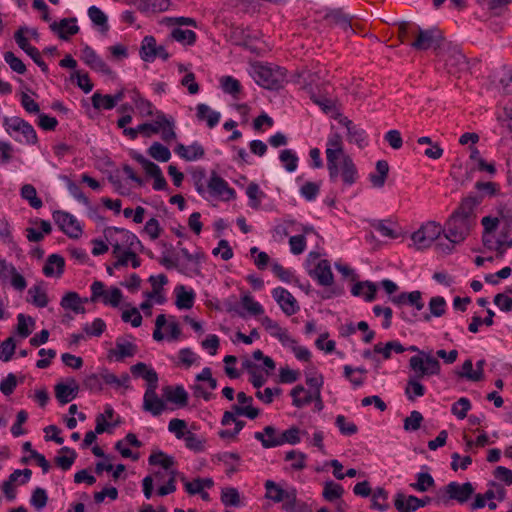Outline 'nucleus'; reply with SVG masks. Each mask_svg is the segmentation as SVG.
I'll list each match as a JSON object with an SVG mask.
<instances>
[{
    "label": "nucleus",
    "instance_id": "nucleus-16",
    "mask_svg": "<svg viewBox=\"0 0 512 512\" xmlns=\"http://www.w3.org/2000/svg\"><path fill=\"white\" fill-rule=\"evenodd\" d=\"M334 118L337 119L339 121V123L346 128L347 139L350 142H355L358 145H360L362 143V141L364 139L363 138L364 131L361 128H359L358 126L353 124V122L350 119H348L345 116H342V114L339 112L335 113Z\"/></svg>",
    "mask_w": 512,
    "mask_h": 512
},
{
    "label": "nucleus",
    "instance_id": "nucleus-32",
    "mask_svg": "<svg viewBox=\"0 0 512 512\" xmlns=\"http://www.w3.org/2000/svg\"><path fill=\"white\" fill-rule=\"evenodd\" d=\"M197 117L199 120L206 119L208 126L212 128L219 122L220 114L218 112L211 111L206 104H199L197 106Z\"/></svg>",
    "mask_w": 512,
    "mask_h": 512
},
{
    "label": "nucleus",
    "instance_id": "nucleus-23",
    "mask_svg": "<svg viewBox=\"0 0 512 512\" xmlns=\"http://www.w3.org/2000/svg\"><path fill=\"white\" fill-rule=\"evenodd\" d=\"M389 173V165L385 160L376 162V172L370 174L369 180L373 187L382 188L385 185Z\"/></svg>",
    "mask_w": 512,
    "mask_h": 512
},
{
    "label": "nucleus",
    "instance_id": "nucleus-4",
    "mask_svg": "<svg viewBox=\"0 0 512 512\" xmlns=\"http://www.w3.org/2000/svg\"><path fill=\"white\" fill-rule=\"evenodd\" d=\"M333 163L335 165L333 169H331L330 165L327 163V169L332 181L341 176L346 185H352L356 182L357 168L349 155L334 159Z\"/></svg>",
    "mask_w": 512,
    "mask_h": 512
},
{
    "label": "nucleus",
    "instance_id": "nucleus-18",
    "mask_svg": "<svg viewBox=\"0 0 512 512\" xmlns=\"http://www.w3.org/2000/svg\"><path fill=\"white\" fill-rule=\"evenodd\" d=\"M134 376L142 377L147 381V388L158 387V375L155 370L149 368L145 363L139 362L131 367Z\"/></svg>",
    "mask_w": 512,
    "mask_h": 512
},
{
    "label": "nucleus",
    "instance_id": "nucleus-54",
    "mask_svg": "<svg viewBox=\"0 0 512 512\" xmlns=\"http://www.w3.org/2000/svg\"><path fill=\"white\" fill-rule=\"evenodd\" d=\"M136 351L135 345L130 342H117L116 350H112L111 353L117 355L118 359H123L124 357L133 356Z\"/></svg>",
    "mask_w": 512,
    "mask_h": 512
},
{
    "label": "nucleus",
    "instance_id": "nucleus-57",
    "mask_svg": "<svg viewBox=\"0 0 512 512\" xmlns=\"http://www.w3.org/2000/svg\"><path fill=\"white\" fill-rule=\"evenodd\" d=\"M122 320L124 322H130L133 327H139L142 324V316L135 307L123 311Z\"/></svg>",
    "mask_w": 512,
    "mask_h": 512
},
{
    "label": "nucleus",
    "instance_id": "nucleus-36",
    "mask_svg": "<svg viewBox=\"0 0 512 512\" xmlns=\"http://www.w3.org/2000/svg\"><path fill=\"white\" fill-rule=\"evenodd\" d=\"M149 155L157 161L167 162L171 153L170 150L159 142H154L148 149Z\"/></svg>",
    "mask_w": 512,
    "mask_h": 512
},
{
    "label": "nucleus",
    "instance_id": "nucleus-10",
    "mask_svg": "<svg viewBox=\"0 0 512 512\" xmlns=\"http://www.w3.org/2000/svg\"><path fill=\"white\" fill-rule=\"evenodd\" d=\"M53 218L60 229L71 238H78L82 229L79 222L69 213L56 211L53 213Z\"/></svg>",
    "mask_w": 512,
    "mask_h": 512
},
{
    "label": "nucleus",
    "instance_id": "nucleus-31",
    "mask_svg": "<svg viewBox=\"0 0 512 512\" xmlns=\"http://www.w3.org/2000/svg\"><path fill=\"white\" fill-rule=\"evenodd\" d=\"M194 292L186 291L184 286L176 288V306L179 309H190L194 303Z\"/></svg>",
    "mask_w": 512,
    "mask_h": 512
},
{
    "label": "nucleus",
    "instance_id": "nucleus-9",
    "mask_svg": "<svg viewBox=\"0 0 512 512\" xmlns=\"http://www.w3.org/2000/svg\"><path fill=\"white\" fill-rule=\"evenodd\" d=\"M299 429L297 427H291L279 435L278 438L273 440H264V434L256 432L255 438L259 440L264 448H272L280 446L284 443L297 444L300 442Z\"/></svg>",
    "mask_w": 512,
    "mask_h": 512
},
{
    "label": "nucleus",
    "instance_id": "nucleus-55",
    "mask_svg": "<svg viewBox=\"0 0 512 512\" xmlns=\"http://www.w3.org/2000/svg\"><path fill=\"white\" fill-rule=\"evenodd\" d=\"M457 375L470 381H480V372L475 373V370H473V363L469 359L463 363L462 370L457 372Z\"/></svg>",
    "mask_w": 512,
    "mask_h": 512
},
{
    "label": "nucleus",
    "instance_id": "nucleus-53",
    "mask_svg": "<svg viewBox=\"0 0 512 512\" xmlns=\"http://www.w3.org/2000/svg\"><path fill=\"white\" fill-rule=\"evenodd\" d=\"M92 104L95 109H112L114 107L112 96L102 95L100 93H95L92 96Z\"/></svg>",
    "mask_w": 512,
    "mask_h": 512
},
{
    "label": "nucleus",
    "instance_id": "nucleus-8",
    "mask_svg": "<svg viewBox=\"0 0 512 512\" xmlns=\"http://www.w3.org/2000/svg\"><path fill=\"white\" fill-rule=\"evenodd\" d=\"M442 39L441 33L436 28L427 30L419 28L416 39L411 45L417 50L438 49Z\"/></svg>",
    "mask_w": 512,
    "mask_h": 512
},
{
    "label": "nucleus",
    "instance_id": "nucleus-51",
    "mask_svg": "<svg viewBox=\"0 0 512 512\" xmlns=\"http://www.w3.org/2000/svg\"><path fill=\"white\" fill-rule=\"evenodd\" d=\"M446 301L443 297L436 296L429 302V310L432 316L441 317L445 313Z\"/></svg>",
    "mask_w": 512,
    "mask_h": 512
},
{
    "label": "nucleus",
    "instance_id": "nucleus-5",
    "mask_svg": "<svg viewBox=\"0 0 512 512\" xmlns=\"http://www.w3.org/2000/svg\"><path fill=\"white\" fill-rule=\"evenodd\" d=\"M443 228L435 221H428L411 235L414 246L420 250L431 246L440 237Z\"/></svg>",
    "mask_w": 512,
    "mask_h": 512
},
{
    "label": "nucleus",
    "instance_id": "nucleus-29",
    "mask_svg": "<svg viewBox=\"0 0 512 512\" xmlns=\"http://www.w3.org/2000/svg\"><path fill=\"white\" fill-rule=\"evenodd\" d=\"M446 66L449 67V72L455 73L466 66V58L459 50L451 49L446 59Z\"/></svg>",
    "mask_w": 512,
    "mask_h": 512
},
{
    "label": "nucleus",
    "instance_id": "nucleus-56",
    "mask_svg": "<svg viewBox=\"0 0 512 512\" xmlns=\"http://www.w3.org/2000/svg\"><path fill=\"white\" fill-rule=\"evenodd\" d=\"M149 463L152 465H161L164 469H169L174 464V461L172 457L158 452L149 457Z\"/></svg>",
    "mask_w": 512,
    "mask_h": 512
},
{
    "label": "nucleus",
    "instance_id": "nucleus-12",
    "mask_svg": "<svg viewBox=\"0 0 512 512\" xmlns=\"http://www.w3.org/2000/svg\"><path fill=\"white\" fill-rule=\"evenodd\" d=\"M157 388H146L143 397V409L153 416H159L165 409L166 403L156 393Z\"/></svg>",
    "mask_w": 512,
    "mask_h": 512
},
{
    "label": "nucleus",
    "instance_id": "nucleus-37",
    "mask_svg": "<svg viewBox=\"0 0 512 512\" xmlns=\"http://www.w3.org/2000/svg\"><path fill=\"white\" fill-rule=\"evenodd\" d=\"M28 295L31 297V302L37 307H46L48 304V297L45 290L39 286H33L28 290Z\"/></svg>",
    "mask_w": 512,
    "mask_h": 512
},
{
    "label": "nucleus",
    "instance_id": "nucleus-15",
    "mask_svg": "<svg viewBox=\"0 0 512 512\" xmlns=\"http://www.w3.org/2000/svg\"><path fill=\"white\" fill-rule=\"evenodd\" d=\"M208 188L213 195L220 196L226 200L234 197V191L230 189L225 180L215 172H213L210 177Z\"/></svg>",
    "mask_w": 512,
    "mask_h": 512
},
{
    "label": "nucleus",
    "instance_id": "nucleus-38",
    "mask_svg": "<svg viewBox=\"0 0 512 512\" xmlns=\"http://www.w3.org/2000/svg\"><path fill=\"white\" fill-rule=\"evenodd\" d=\"M171 37L184 45H192L196 41V34L192 30H183L181 28L173 29Z\"/></svg>",
    "mask_w": 512,
    "mask_h": 512
},
{
    "label": "nucleus",
    "instance_id": "nucleus-26",
    "mask_svg": "<svg viewBox=\"0 0 512 512\" xmlns=\"http://www.w3.org/2000/svg\"><path fill=\"white\" fill-rule=\"evenodd\" d=\"M82 302V299L76 292H68L63 296L60 305L64 309L83 314L85 313V308Z\"/></svg>",
    "mask_w": 512,
    "mask_h": 512
},
{
    "label": "nucleus",
    "instance_id": "nucleus-50",
    "mask_svg": "<svg viewBox=\"0 0 512 512\" xmlns=\"http://www.w3.org/2000/svg\"><path fill=\"white\" fill-rule=\"evenodd\" d=\"M183 438L187 448L197 452L204 449L205 440L199 438L194 433L187 431Z\"/></svg>",
    "mask_w": 512,
    "mask_h": 512
},
{
    "label": "nucleus",
    "instance_id": "nucleus-58",
    "mask_svg": "<svg viewBox=\"0 0 512 512\" xmlns=\"http://www.w3.org/2000/svg\"><path fill=\"white\" fill-rule=\"evenodd\" d=\"M18 324L17 331L19 335L23 338L28 337L31 334V330L28 328V323L34 324V319L32 317H26L23 314H19L17 316Z\"/></svg>",
    "mask_w": 512,
    "mask_h": 512
},
{
    "label": "nucleus",
    "instance_id": "nucleus-28",
    "mask_svg": "<svg viewBox=\"0 0 512 512\" xmlns=\"http://www.w3.org/2000/svg\"><path fill=\"white\" fill-rule=\"evenodd\" d=\"M314 391H307L303 386L297 385L291 391L293 405L301 408L313 400Z\"/></svg>",
    "mask_w": 512,
    "mask_h": 512
},
{
    "label": "nucleus",
    "instance_id": "nucleus-44",
    "mask_svg": "<svg viewBox=\"0 0 512 512\" xmlns=\"http://www.w3.org/2000/svg\"><path fill=\"white\" fill-rule=\"evenodd\" d=\"M470 408V401L467 398L462 397L453 404L451 411L458 419H464Z\"/></svg>",
    "mask_w": 512,
    "mask_h": 512
},
{
    "label": "nucleus",
    "instance_id": "nucleus-46",
    "mask_svg": "<svg viewBox=\"0 0 512 512\" xmlns=\"http://www.w3.org/2000/svg\"><path fill=\"white\" fill-rule=\"evenodd\" d=\"M280 161L285 165L288 172H293L297 168L298 157L289 149L280 153Z\"/></svg>",
    "mask_w": 512,
    "mask_h": 512
},
{
    "label": "nucleus",
    "instance_id": "nucleus-43",
    "mask_svg": "<svg viewBox=\"0 0 512 512\" xmlns=\"http://www.w3.org/2000/svg\"><path fill=\"white\" fill-rule=\"evenodd\" d=\"M435 484L433 477L429 473H419L417 475V482L410 484V486L420 492H425Z\"/></svg>",
    "mask_w": 512,
    "mask_h": 512
},
{
    "label": "nucleus",
    "instance_id": "nucleus-1",
    "mask_svg": "<svg viewBox=\"0 0 512 512\" xmlns=\"http://www.w3.org/2000/svg\"><path fill=\"white\" fill-rule=\"evenodd\" d=\"M479 200L475 197L465 198L458 209L447 220L443 228L444 236L447 240L454 243H461L469 235L471 229L475 226L476 215L475 208Z\"/></svg>",
    "mask_w": 512,
    "mask_h": 512
},
{
    "label": "nucleus",
    "instance_id": "nucleus-7",
    "mask_svg": "<svg viewBox=\"0 0 512 512\" xmlns=\"http://www.w3.org/2000/svg\"><path fill=\"white\" fill-rule=\"evenodd\" d=\"M4 127L6 132L13 136V133H19L29 144L37 142V135L34 128L26 121L19 117H7L4 119Z\"/></svg>",
    "mask_w": 512,
    "mask_h": 512
},
{
    "label": "nucleus",
    "instance_id": "nucleus-52",
    "mask_svg": "<svg viewBox=\"0 0 512 512\" xmlns=\"http://www.w3.org/2000/svg\"><path fill=\"white\" fill-rule=\"evenodd\" d=\"M422 421V414L419 411H412L410 416L404 419V429L416 431L420 428Z\"/></svg>",
    "mask_w": 512,
    "mask_h": 512
},
{
    "label": "nucleus",
    "instance_id": "nucleus-27",
    "mask_svg": "<svg viewBox=\"0 0 512 512\" xmlns=\"http://www.w3.org/2000/svg\"><path fill=\"white\" fill-rule=\"evenodd\" d=\"M76 21L75 18L71 19H63L60 23L54 22L50 25L51 30L57 32L61 39H68V36L65 34V30L68 35H74L79 31V27L77 25H70V23H74Z\"/></svg>",
    "mask_w": 512,
    "mask_h": 512
},
{
    "label": "nucleus",
    "instance_id": "nucleus-47",
    "mask_svg": "<svg viewBox=\"0 0 512 512\" xmlns=\"http://www.w3.org/2000/svg\"><path fill=\"white\" fill-rule=\"evenodd\" d=\"M16 344L13 337H9L0 345V359L8 362L15 352Z\"/></svg>",
    "mask_w": 512,
    "mask_h": 512
},
{
    "label": "nucleus",
    "instance_id": "nucleus-48",
    "mask_svg": "<svg viewBox=\"0 0 512 512\" xmlns=\"http://www.w3.org/2000/svg\"><path fill=\"white\" fill-rule=\"evenodd\" d=\"M221 500L226 506H238L240 497L237 489L231 487L223 489Z\"/></svg>",
    "mask_w": 512,
    "mask_h": 512
},
{
    "label": "nucleus",
    "instance_id": "nucleus-45",
    "mask_svg": "<svg viewBox=\"0 0 512 512\" xmlns=\"http://www.w3.org/2000/svg\"><path fill=\"white\" fill-rule=\"evenodd\" d=\"M305 454L299 451H289L286 453L285 460L291 462V467L301 470L305 467Z\"/></svg>",
    "mask_w": 512,
    "mask_h": 512
},
{
    "label": "nucleus",
    "instance_id": "nucleus-14",
    "mask_svg": "<svg viewBox=\"0 0 512 512\" xmlns=\"http://www.w3.org/2000/svg\"><path fill=\"white\" fill-rule=\"evenodd\" d=\"M78 390L77 382L70 379L67 383H58L55 386V396L60 403L66 404L77 396Z\"/></svg>",
    "mask_w": 512,
    "mask_h": 512
},
{
    "label": "nucleus",
    "instance_id": "nucleus-6",
    "mask_svg": "<svg viewBox=\"0 0 512 512\" xmlns=\"http://www.w3.org/2000/svg\"><path fill=\"white\" fill-rule=\"evenodd\" d=\"M474 493V487L470 482L459 484L450 482L444 488V495H439V502L447 503L448 500H456L459 503H465Z\"/></svg>",
    "mask_w": 512,
    "mask_h": 512
},
{
    "label": "nucleus",
    "instance_id": "nucleus-3",
    "mask_svg": "<svg viewBox=\"0 0 512 512\" xmlns=\"http://www.w3.org/2000/svg\"><path fill=\"white\" fill-rule=\"evenodd\" d=\"M253 72L256 82L270 90L281 88L286 76L285 70L278 66L256 64L253 66Z\"/></svg>",
    "mask_w": 512,
    "mask_h": 512
},
{
    "label": "nucleus",
    "instance_id": "nucleus-41",
    "mask_svg": "<svg viewBox=\"0 0 512 512\" xmlns=\"http://www.w3.org/2000/svg\"><path fill=\"white\" fill-rule=\"evenodd\" d=\"M366 288L368 289V294L366 295L367 301H372L375 298L377 287L374 283L369 281L358 282L352 288V294L354 296H360L362 294V290Z\"/></svg>",
    "mask_w": 512,
    "mask_h": 512
},
{
    "label": "nucleus",
    "instance_id": "nucleus-42",
    "mask_svg": "<svg viewBox=\"0 0 512 512\" xmlns=\"http://www.w3.org/2000/svg\"><path fill=\"white\" fill-rule=\"evenodd\" d=\"M88 15L95 25L102 28V31L106 32L108 30L107 16L98 7L91 6L88 9Z\"/></svg>",
    "mask_w": 512,
    "mask_h": 512
},
{
    "label": "nucleus",
    "instance_id": "nucleus-19",
    "mask_svg": "<svg viewBox=\"0 0 512 512\" xmlns=\"http://www.w3.org/2000/svg\"><path fill=\"white\" fill-rule=\"evenodd\" d=\"M65 266V260L58 254H52L48 256L46 263L43 267V273L47 277H60L63 274Z\"/></svg>",
    "mask_w": 512,
    "mask_h": 512
},
{
    "label": "nucleus",
    "instance_id": "nucleus-17",
    "mask_svg": "<svg viewBox=\"0 0 512 512\" xmlns=\"http://www.w3.org/2000/svg\"><path fill=\"white\" fill-rule=\"evenodd\" d=\"M83 60L91 68L100 71L106 75H112V70L108 65L96 54V52L89 46L83 49Z\"/></svg>",
    "mask_w": 512,
    "mask_h": 512
},
{
    "label": "nucleus",
    "instance_id": "nucleus-35",
    "mask_svg": "<svg viewBox=\"0 0 512 512\" xmlns=\"http://www.w3.org/2000/svg\"><path fill=\"white\" fill-rule=\"evenodd\" d=\"M21 196L23 199L27 200L34 209H39L43 205L42 200L37 197L35 187L31 184H25L22 186Z\"/></svg>",
    "mask_w": 512,
    "mask_h": 512
},
{
    "label": "nucleus",
    "instance_id": "nucleus-22",
    "mask_svg": "<svg viewBox=\"0 0 512 512\" xmlns=\"http://www.w3.org/2000/svg\"><path fill=\"white\" fill-rule=\"evenodd\" d=\"M162 391L163 396L166 398L167 401L177 404L179 406L187 405L188 394L182 386H165Z\"/></svg>",
    "mask_w": 512,
    "mask_h": 512
},
{
    "label": "nucleus",
    "instance_id": "nucleus-49",
    "mask_svg": "<svg viewBox=\"0 0 512 512\" xmlns=\"http://www.w3.org/2000/svg\"><path fill=\"white\" fill-rule=\"evenodd\" d=\"M4 60L9 64L10 68L18 74H24L26 66L22 60L14 55L13 52H5Z\"/></svg>",
    "mask_w": 512,
    "mask_h": 512
},
{
    "label": "nucleus",
    "instance_id": "nucleus-60",
    "mask_svg": "<svg viewBox=\"0 0 512 512\" xmlns=\"http://www.w3.org/2000/svg\"><path fill=\"white\" fill-rule=\"evenodd\" d=\"M243 307L252 315H260L263 313L262 306L253 300L250 295H244L241 299Z\"/></svg>",
    "mask_w": 512,
    "mask_h": 512
},
{
    "label": "nucleus",
    "instance_id": "nucleus-34",
    "mask_svg": "<svg viewBox=\"0 0 512 512\" xmlns=\"http://www.w3.org/2000/svg\"><path fill=\"white\" fill-rule=\"evenodd\" d=\"M160 119V132L161 137L165 142H170L176 138V133L174 131V123L171 119H168L163 113H159Z\"/></svg>",
    "mask_w": 512,
    "mask_h": 512
},
{
    "label": "nucleus",
    "instance_id": "nucleus-24",
    "mask_svg": "<svg viewBox=\"0 0 512 512\" xmlns=\"http://www.w3.org/2000/svg\"><path fill=\"white\" fill-rule=\"evenodd\" d=\"M418 498L415 496H406L403 493H398L395 496L394 506L398 512H414L416 511Z\"/></svg>",
    "mask_w": 512,
    "mask_h": 512
},
{
    "label": "nucleus",
    "instance_id": "nucleus-63",
    "mask_svg": "<svg viewBox=\"0 0 512 512\" xmlns=\"http://www.w3.org/2000/svg\"><path fill=\"white\" fill-rule=\"evenodd\" d=\"M326 18L331 22L342 26L345 29L350 27L348 17L339 10L331 11L329 14H327Z\"/></svg>",
    "mask_w": 512,
    "mask_h": 512
},
{
    "label": "nucleus",
    "instance_id": "nucleus-30",
    "mask_svg": "<svg viewBox=\"0 0 512 512\" xmlns=\"http://www.w3.org/2000/svg\"><path fill=\"white\" fill-rule=\"evenodd\" d=\"M156 40L153 36H146L140 48V57L143 61L151 62L155 59Z\"/></svg>",
    "mask_w": 512,
    "mask_h": 512
},
{
    "label": "nucleus",
    "instance_id": "nucleus-40",
    "mask_svg": "<svg viewBox=\"0 0 512 512\" xmlns=\"http://www.w3.org/2000/svg\"><path fill=\"white\" fill-rule=\"evenodd\" d=\"M391 349H394L396 353H403L405 351V348L397 341L387 342L384 347H382L381 344L374 346V352L382 354L385 359L390 358Z\"/></svg>",
    "mask_w": 512,
    "mask_h": 512
},
{
    "label": "nucleus",
    "instance_id": "nucleus-39",
    "mask_svg": "<svg viewBox=\"0 0 512 512\" xmlns=\"http://www.w3.org/2000/svg\"><path fill=\"white\" fill-rule=\"evenodd\" d=\"M343 492L344 490L340 484L333 481H327L324 485L323 497L327 501H334L340 498Z\"/></svg>",
    "mask_w": 512,
    "mask_h": 512
},
{
    "label": "nucleus",
    "instance_id": "nucleus-62",
    "mask_svg": "<svg viewBox=\"0 0 512 512\" xmlns=\"http://www.w3.org/2000/svg\"><path fill=\"white\" fill-rule=\"evenodd\" d=\"M223 90L229 94H236L240 91V83L231 76H225L221 79Z\"/></svg>",
    "mask_w": 512,
    "mask_h": 512
},
{
    "label": "nucleus",
    "instance_id": "nucleus-61",
    "mask_svg": "<svg viewBox=\"0 0 512 512\" xmlns=\"http://www.w3.org/2000/svg\"><path fill=\"white\" fill-rule=\"evenodd\" d=\"M160 124L159 113H157L156 120L154 122L140 124L138 126V130H140V133H143L146 137H150L152 134L160 132Z\"/></svg>",
    "mask_w": 512,
    "mask_h": 512
},
{
    "label": "nucleus",
    "instance_id": "nucleus-11",
    "mask_svg": "<svg viewBox=\"0 0 512 512\" xmlns=\"http://www.w3.org/2000/svg\"><path fill=\"white\" fill-rule=\"evenodd\" d=\"M326 159L330 168H334V159H339L347 154L344 151L343 139L339 133H333L328 137L326 143Z\"/></svg>",
    "mask_w": 512,
    "mask_h": 512
},
{
    "label": "nucleus",
    "instance_id": "nucleus-64",
    "mask_svg": "<svg viewBox=\"0 0 512 512\" xmlns=\"http://www.w3.org/2000/svg\"><path fill=\"white\" fill-rule=\"evenodd\" d=\"M17 385V380L14 374L10 373L8 376L1 381L0 390L4 395H10L13 393Z\"/></svg>",
    "mask_w": 512,
    "mask_h": 512
},
{
    "label": "nucleus",
    "instance_id": "nucleus-33",
    "mask_svg": "<svg viewBox=\"0 0 512 512\" xmlns=\"http://www.w3.org/2000/svg\"><path fill=\"white\" fill-rule=\"evenodd\" d=\"M266 498L273 500L274 502H282L285 499V495L288 490L282 489L278 484L272 480H267L265 483Z\"/></svg>",
    "mask_w": 512,
    "mask_h": 512
},
{
    "label": "nucleus",
    "instance_id": "nucleus-25",
    "mask_svg": "<svg viewBox=\"0 0 512 512\" xmlns=\"http://www.w3.org/2000/svg\"><path fill=\"white\" fill-rule=\"evenodd\" d=\"M175 152L182 158L187 161H193L198 158H201L204 155V149L201 145L194 143L190 146H184L183 144H178Z\"/></svg>",
    "mask_w": 512,
    "mask_h": 512
},
{
    "label": "nucleus",
    "instance_id": "nucleus-2",
    "mask_svg": "<svg viewBox=\"0 0 512 512\" xmlns=\"http://www.w3.org/2000/svg\"><path fill=\"white\" fill-rule=\"evenodd\" d=\"M420 357H411L409 360V368L413 372L409 376L405 394L409 400L415 397H421L425 393V388L421 384V379L433 375L440 374V362L432 355L421 353Z\"/></svg>",
    "mask_w": 512,
    "mask_h": 512
},
{
    "label": "nucleus",
    "instance_id": "nucleus-59",
    "mask_svg": "<svg viewBox=\"0 0 512 512\" xmlns=\"http://www.w3.org/2000/svg\"><path fill=\"white\" fill-rule=\"evenodd\" d=\"M47 494L44 489L42 488H36L33 491L32 497H31V504L37 509L41 510L44 508L47 504Z\"/></svg>",
    "mask_w": 512,
    "mask_h": 512
},
{
    "label": "nucleus",
    "instance_id": "nucleus-20",
    "mask_svg": "<svg viewBox=\"0 0 512 512\" xmlns=\"http://www.w3.org/2000/svg\"><path fill=\"white\" fill-rule=\"evenodd\" d=\"M115 232H119L122 234V238H123L122 243H120L118 240L113 239L112 236H110V238L107 237V239L113 248V255L118 258L125 251V250H123V246H125L126 249H128V247L131 248L133 246L134 241L137 238L134 234L129 233L124 230L115 229Z\"/></svg>",
    "mask_w": 512,
    "mask_h": 512
},
{
    "label": "nucleus",
    "instance_id": "nucleus-21",
    "mask_svg": "<svg viewBox=\"0 0 512 512\" xmlns=\"http://www.w3.org/2000/svg\"><path fill=\"white\" fill-rule=\"evenodd\" d=\"M311 274L318 280L320 285L329 286L333 283V273L327 260H321Z\"/></svg>",
    "mask_w": 512,
    "mask_h": 512
},
{
    "label": "nucleus",
    "instance_id": "nucleus-13",
    "mask_svg": "<svg viewBox=\"0 0 512 512\" xmlns=\"http://www.w3.org/2000/svg\"><path fill=\"white\" fill-rule=\"evenodd\" d=\"M273 297L280 305L283 312L289 316L296 313L299 309L294 296L284 288L278 287L274 289Z\"/></svg>",
    "mask_w": 512,
    "mask_h": 512
}]
</instances>
